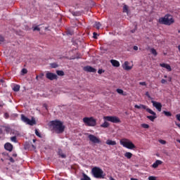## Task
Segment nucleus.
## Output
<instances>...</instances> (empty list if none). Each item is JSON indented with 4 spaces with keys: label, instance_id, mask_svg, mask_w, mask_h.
<instances>
[{
    "label": "nucleus",
    "instance_id": "4d7b16f0",
    "mask_svg": "<svg viewBox=\"0 0 180 180\" xmlns=\"http://www.w3.org/2000/svg\"><path fill=\"white\" fill-rule=\"evenodd\" d=\"M32 148H34V150H36V146L34 145H32Z\"/></svg>",
    "mask_w": 180,
    "mask_h": 180
},
{
    "label": "nucleus",
    "instance_id": "f03ea898",
    "mask_svg": "<svg viewBox=\"0 0 180 180\" xmlns=\"http://www.w3.org/2000/svg\"><path fill=\"white\" fill-rule=\"evenodd\" d=\"M158 22L160 25L171 26L172 23H175V20H174V18L170 14H166L164 17L159 18Z\"/></svg>",
    "mask_w": 180,
    "mask_h": 180
},
{
    "label": "nucleus",
    "instance_id": "37998d69",
    "mask_svg": "<svg viewBox=\"0 0 180 180\" xmlns=\"http://www.w3.org/2000/svg\"><path fill=\"white\" fill-rule=\"evenodd\" d=\"M161 84H167V80L165 79H162Z\"/></svg>",
    "mask_w": 180,
    "mask_h": 180
},
{
    "label": "nucleus",
    "instance_id": "bb28decb",
    "mask_svg": "<svg viewBox=\"0 0 180 180\" xmlns=\"http://www.w3.org/2000/svg\"><path fill=\"white\" fill-rule=\"evenodd\" d=\"M56 74L59 75V77H63V75H65L64 71L63 70H57Z\"/></svg>",
    "mask_w": 180,
    "mask_h": 180
},
{
    "label": "nucleus",
    "instance_id": "6e6552de",
    "mask_svg": "<svg viewBox=\"0 0 180 180\" xmlns=\"http://www.w3.org/2000/svg\"><path fill=\"white\" fill-rule=\"evenodd\" d=\"M146 112H148V113H150V115H148L146 117L147 119H149L150 122H154V120H155V118L157 117V113L153 111V110H151L150 108L146 109Z\"/></svg>",
    "mask_w": 180,
    "mask_h": 180
},
{
    "label": "nucleus",
    "instance_id": "4c0bfd02",
    "mask_svg": "<svg viewBox=\"0 0 180 180\" xmlns=\"http://www.w3.org/2000/svg\"><path fill=\"white\" fill-rule=\"evenodd\" d=\"M21 72H22V74H27V69L23 68V69L21 70Z\"/></svg>",
    "mask_w": 180,
    "mask_h": 180
},
{
    "label": "nucleus",
    "instance_id": "2f4dec72",
    "mask_svg": "<svg viewBox=\"0 0 180 180\" xmlns=\"http://www.w3.org/2000/svg\"><path fill=\"white\" fill-rule=\"evenodd\" d=\"M51 68H57V67H58V64L53 63H51L50 64Z\"/></svg>",
    "mask_w": 180,
    "mask_h": 180
},
{
    "label": "nucleus",
    "instance_id": "603ef678",
    "mask_svg": "<svg viewBox=\"0 0 180 180\" xmlns=\"http://www.w3.org/2000/svg\"><path fill=\"white\" fill-rule=\"evenodd\" d=\"M175 124H176V126H177L180 129V124H178L177 122H175Z\"/></svg>",
    "mask_w": 180,
    "mask_h": 180
},
{
    "label": "nucleus",
    "instance_id": "cd10ccee",
    "mask_svg": "<svg viewBox=\"0 0 180 180\" xmlns=\"http://www.w3.org/2000/svg\"><path fill=\"white\" fill-rule=\"evenodd\" d=\"M58 155H60L62 158H65V157H67L65 154L63 153V150L60 149L58 150Z\"/></svg>",
    "mask_w": 180,
    "mask_h": 180
},
{
    "label": "nucleus",
    "instance_id": "f3484780",
    "mask_svg": "<svg viewBox=\"0 0 180 180\" xmlns=\"http://www.w3.org/2000/svg\"><path fill=\"white\" fill-rule=\"evenodd\" d=\"M110 63H111L112 65H113V67H120V63H119V61H117L116 60L112 59L110 60Z\"/></svg>",
    "mask_w": 180,
    "mask_h": 180
},
{
    "label": "nucleus",
    "instance_id": "473e14b6",
    "mask_svg": "<svg viewBox=\"0 0 180 180\" xmlns=\"http://www.w3.org/2000/svg\"><path fill=\"white\" fill-rule=\"evenodd\" d=\"M117 94H120V95H124V96L126 95V94H123V92H124L123 90H122L120 89H117Z\"/></svg>",
    "mask_w": 180,
    "mask_h": 180
},
{
    "label": "nucleus",
    "instance_id": "e2e57ef3",
    "mask_svg": "<svg viewBox=\"0 0 180 180\" xmlns=\"http://www.w3.org/2000/svg\"><path fill=\"white\" fill-rule=\"evenodd\" d=\"M178 33H180V30L178 31Z\"/></svg>",
    "mask_w": 180,
    "mask_h": 180
},
{
    "label": "nucleus",
    "instance_id": "a211bd4d",
    "mask_svg": "<svg viewBox=\"0 0 180 180\" xmlns=\"http://www.w3.org/2000/svg\"><path fill=\"white\" fill-rule=\"evenodd\" d=\"M134 108H136V109H145V110L147 111V109H149L148 108H147V106L143 105V104H140L139 105H134Z\"/></svg>",
    "mask_w": 180,
    "mask_h": 180
},
{
    "label": "nucleus",
    "instance_id": "6ab92c4d",
    "mask_svg": "<svg viewBox=\"0 0 180 180\" xmlns=\"http://www.w3.org/2000/svg\"><path fill=\"white\" fill-rule=\"evenodd\" d=\"M105 144H108V146H116L117 143L115 141L108 139L106 141Z\"/></svg>",
    "mask_w": 180,
    "mask_h": 180
},
{
    "label": "nucleus",
    "instance_id": "72a5a7b5",
    "mask_svg": "<svg viewBox=\"0 0 180 180\" xmlns=\"http://www.w3.org/2000/svg\"><path fill=\"white\" fill-rule=\"evenodd\" d=\"M36 30H37V32H40V27H39V26L34 27L33 28V31H34V32H36Z\"/></svg>",
    "mask_w": 180,
    "mask_h": 180
},
{
    "label": "nucleus",
    "instance_id": "6e6d98bb",
    "mask_svg": "<svg viewBox=\"0 0 180 180\" xmlns=\"http://www.w3.org/2000/svg\"><path fill=\"white\" fill-rule=\"evenodd\" d=\"M13 157H18V154L13 153Z\"/></svg>",
    "mask_w": 180,
    "mask_h": 180
},
{
    "label": "nucleus",
    "instance_id": "0eeeda50",
    "mask_svg": "<svg viewBox=\"0 0 180 180\" xmlns=\"http://www.w3.org/2000/svg\"><path fill=\"white\" fill-rule=\"evenodd\" d=\"M104 120L110 122L111 123H120V119L116 116H105L103 117Z\"/></svg>",
    "mask_w": 180,
    "mask_h": 180
},
{
    "label": "nucleus",
    "instance_id": "09e8293b",
    "mask_svg": "<svg viewBox=\"0 0 180 180\" xmlns=\"http://www.w3.org/2000/svg\"><path fill=\"white\" fill-rule=\"evenodd\" d=\"M43 107L45 108V109H46V110H48L47 104L44 103V104L43 105Z\"/></svg>",
    "mask_w": 180,
    "mask_h": 180
},
{
    "label": "nucleus",
    "instance_id": "b1692460",
    "mask_svg": "<svg viewBox=\"0 0 180 180\" xmlns=\"http://www.w3.org/2000/svg\"><path fill=\"white\" fill-rule=\"evenodd\" d=\"M150 53H151V54H153V56H155V57L157 56L158 54V53H157V51H156L155 49H154V48H151V49H150Z\"/></svg>",
    "mask_w": 180,
    "mask_h": 180
},
{
    "label": "nucleus",
    "instance_id": "a19ab883",
    "mask_svg": "<svg viewBox=\"0 0 180 180\" xmlns=\"http://www.w3.org/2000/svg\"><path fill=\"white\" fill-rule=\"evenodd\" d=\"M146 96L149 98L151 99V96H150V93H148V91L146 92Z\"/></svg>",
    "mask_w": 180,
    "mask_h": 180
},
{
    "label": "nucleus",
    "instance_id": "4468645a",
    "mask_svg": "<svg viewBox=\"0 0 180 180\" xmlns=\"http://www.w3.org/2000/svg\"><path fill=\"white\" fill-rule=\"evenodd\" d=\"M160 67H162V68H165L169 72H171L172 71V68H171V65L167 63H160Z\"/></svg>",
    "mask_w": 180,
    "mask_h": 180
},
{
    "label": "nucleus",
    "instance_id": "052dcab7",
    "mask_svg": "<svg viewBox=\"0 0 180 180\" xmlns=\"http://www.w3.org/2000/svg\"><path fill=\"white\" fill-rule=\"evenodd\" d=\"M33 143H36V139L32 140Z\"/></svg>",
    "mask_w": 180,
    "mask_h": 180
},
{
    "label": "nucleus",
    "instance_id": "79ce46f5",
    "mask_svg": "<svg viewBox=\"0 0 180 180\" xmlns=\"http://www.w3.org/2000/svg\"><path fill=\"white\" fill-rule=\"evenodd\" d=\"M103 72H105V70H102V69H100V70H98V74H102Z\"/></svg>",
    "mask_w": 180,
    "mask_h": 180
},
{
    "label": "nucleus",
    "instance_id": "a18cd8bd",
    "mask_svg": "<svg viewBox=\"0 0 180 180\" xmlns=\"http://www.w3.org/2000/svg\"><path fill=\"white\" fill-rule=\"evenodd\" d=\"M176 118L180 122V114L176 115Z\"/></svg>",
    "mask_w": 180,
    "mask_h": 180
},
{
    "label": "nucleus",
    "instance_id": "ddd939ff",
    "mask_svg": "<svg viewBox=\"0 0 180 180\" xmlns=\"http://www.w3.org/2000/svg\"><path fill=\"white\" fill-rule=\"evenodd\" d=\"M84 71H86V72H96V69L92 68V66L87 65L84 68Z\"/></svg>",
    "mask_w": 180,
    "mask_h": 180
},
{
    "label": "nucleus",
    "instance_id": "39448f33",
    "mask_svg": "<svg viewBox=\"0 0 180 180\" xmlns=\"http://www.w3.org/2000/svg\"><path fill=\"white\" fill-rule=\"evenodd\" d=\"M83 122L84 123L85 126H88L89 127H94L96 126V120L94 117H85L83 118Z\"/></svg>",
    "mask_w": 180,
    "mask_h": 180
},
{
    "label": "nucleus",
    "instance_id": "a878e982",
    "mask_svg": "<svg viewBox=\"0 0 180 180\" xmlns=\"http://www.w3.org/2000/svg\"><path fill=\"white\" fill-rule=\"evenodd\" d=\"M108 126H109V122L105 121V122H104V123H103L101 125V127H103L104 129H106V128H108Z\"/></svg>",
    "mask_w": 180,
    "mask_h": 180
},
{
    "label": "nucleus",
    "instance_id": "dca6fc26",
    "mask_svg": "<svg viewBox=\"0 0 180 180\" xmlns=\"http://www.w3.org/2000/svg\"><path fill=\"white\" fill-rule=\"evenodd\" d=\"M162 164V161L158 160L152 165V168H158V166L161 165Z\"/></svg>",
    "mask_w": 180,
    "mask_h": 180
},
{
    "label": "nucleus",
    "instance_id": "aec40b11",
    "mask_svg": "<svg viewBox=\"0 0 180 180\" xmlns=\"http://www.w3.org/2000/svg\"><path fill=\"white\" fill-rule=\"evenodd\" d=\"M101 26H102V25L99 22H95L94 25V27L97 29V30H99L101 29Z\"/></svg>",
    "mask_w": 180,
    "mask_h": 180
},
{
    "label": "nucleus",
    "instance_id": "f704fd0d",
    "mask_svg": "<svg viewBox=\"0 0 180 180\" xmlns=\"http://www.w3.org/2000/svg\"><path fill=\"white\" fill-rule=\"evenodd\" d=\"M35 134L38 137H41V134H40V132H39V131L37 129H35Z\"/></svg>",
    "mask_w": 180,
    "mask_h": 180
},
{
    "label": "nucleus",
    "instance_id": "3c124183",
    "mask_svg": "<svg viewBox=\"0 0 180 180\" xmlns=\"http://www.w3.org/2000/svg\"><path fill=\"white\" fill-rule=\"evenodd\" d=\"M39 77L41 79L43 78V77H44V74L41 73Z\"/></svg>",
    "mask_w": 180,
    "mask_h": 180
},
{
    "label": "nucleus",
    "instance_id": "58836bf2",
    "mask_svg": "<svg viewBox=\"0 0 180 180\" xmlns=\"http://www.w3.org/2000/svg\"><path fill=\"white\" fill-rule=\"evenodd\" d=\"M4 116L5 119H9V113L8 112L4 113Z\"/></svg>",
    "mask_w": 180,
    "mask_h": 180
},
{
    "label": "nucleus",
    "instance_id": "423d86ee",
    "mask_svg": "<svg viewBox=\"0 0 180 180\" xmlns=\"http://www.w3.org/2000/svg\"><path fill=\"white\" fill-rule=\"evenodd\" d=\"M21 120L26 124H29L30 126H34L36 124V119L34 117H32V120L27 118L25 115H21Z\"/></svg>",
    "mask_w": 180,
    "mask_h": 180
},
{
    "label": "nucleus",
    "instance_id": "864d4df0",
    "mask_svg": "<svg viewBox=\"0 0 180 180\" xmlns=\"http://www.w3.org/2000/svg\"><path fill=\"white\" fill-rule=\"evenodd\" d=\"M39 76L37 75L35 79H37V81H39Z\"/></svg>",
    "mask_w": 180,
    "mask_h": 180
},
{
    "label": "nucleus",
    "instance_id": "f8f14e48",
    "mask_svg": "<svg viewBox=\"0 0 180 180\" xmlns=\"http://www.w3.org/2000/svg\"><path fill=\"white\" fill-rule=\"evenodd\" d=\"M122 68L125 70V71H130L133 68V65L130 66V63L129 61H125L122 65Z\"/></svg>",
    "mask_w": 180,
    "mask_h": 180
},
{
    "label": "nucleus",
    "instance_id": "e433bc0d",
    "mask_svg": "<svg viewBox=\"0 0 180 180\" xmlns=\"http://www.w3.org/2000/svg\"><path fill=\"white\" fill-rule=\"evenodd\" d=\"M4 41H5V38L0 35V43H4Z\"/></svg>",
    "mask_w": 180,
    "mask_h": 180
},
{
    "label": "nucleus",
    "instance_id": "9d476101",
    "mask_svg": "<svg viewBox=\"0 0 180 180\" xmlns=\"http://www.w3.org/2000/svg\"><path fill=\"white\" fill-rule=\"evenodd\" d=\"M46 77L47 79H50V81H54V79H57V78H58L57 75H56L53 72H48L46 74Z\"/></svg>",
    "mask_w": 180,
    "mask_h": 180
},
{
    "label": "nucleus",
    "instance_id": "393cba45",
    "mask_svg": "<svg viewBox=\"0 0 180 180\" xmlns=\"http://www.w3.org/2000/svg\"><path fill=\"white\" fill-rule=\"evenodd\" d=\"M82 176L83 178H82L81 180H91V178H89L85 173L82 174Z\"/></svg>",
    "mask_w": 180,
    "mask_h": 180
},
{
    "label": "nucleus",
    "instance_id": "7c9ffc66",
    "mask_svg": "<svg viewBox=\"0 0 180 180\" xmlns=\"http://www.w3.org/2000/svg\"><path fill=\"white\" fill-rule=\"evenodd\" d=\"M141 127H143V129H149L150 125H148V124H141Z\"/></svg>",
    "mask_w": 180,
    "mask_h": 180
},
{
    "label": "nucleus",
    "instance_id": "5fc2aeb1",
    "mask_svg": "<svg viewBox=\"0 0 180 180\" xmlns=\"http://www.w3.org/2000/svg\"><path fill=\"white\" fill-rule=\"evenodd\" d=\"M169 82H171V81H172V77H169Z\"/></svg>",
    "mask_w": 180,
    "mask_h": 180
},
{
    "label": "nucleus",
    "instance_id": "bf43d9fd",
    "mask_svg": "<svg viewBox=\"0 0 180 180\" xmlns=\"http://www.w3.org/2000/svg\"><path fill=\"white\" fill-rule=\"evenodd\" d=\"M176 141L180 143V139H176Z\"/></svg>",
    "mask_w": 180,
    "mask_h": 180
},
{
    "label": "nucleus",
    "instance_id": "412c9836",
    "mask_svg": "<svg viewBox=\"0 0 180 180\" xmlns=\"http://www.w3.org/2000/svg\"><path fill=\"white\" fill-rule=\"evenodd\" d=\"M124 157H126V158H128V160H130V158L133 157V154L130 152H126L124 153Z\"/></svg>",
    "mask_w": 180,
    "mask_h": 180
},
{
    "label": "nucleus",
    "instance_id": "7ed1b4c3",
    "mask_svg": "<svg viewBox=\"0 0 180 180\" xmlns=\"http://www.w3.org/2000/svg\"><path fill=\"white\" fill-rule=\"evenodd\" d=\"M91 173L94 178H97L98 179H105V176H106V174H105L103 170L98 167H93Z\"/></svg>",
    "mask_w": 180,
    "mask_h": 180
},
{
    "label": "nucleus",
    "instance_id": "ea45409f",
    "mask_svg": "<svg viewBox=\"0 0 180 180\" xmlns=\"http://www.w3.org/2000/svg\"><path fill=\"white\" fill-rule=\"evenodd\" d=\"M159 143H160V144H167V141L162 139L159 140Z\"/></svg>",
    "mask_w": 180,
    "mask_h": 180
},
{
    "label": "nucleus",
    "instance_id": "de8ad7c7",
    "mask_svg": "<svg viewBox=\"0 0 180 180\" xmlns=\"http://www.w3.org/2000/svg\"><path fill=\"white\" fill-rule=\"evenodd\" d=\"M134 50H135V51H137V50H139V46H134Z\"/></svg>",
    "mask_w": 180,
    "mask_h": 180
},
{
    "label": "nucleus",
    "instance_id": "13d9d810",
    "mask_svg": "<svg viewBox=\"0 0 180 180\" xmlns=\"http://www.w3.org/2000/svg\"><path fill=\"white\" fill-rule=\"evenodd\" d=\"M4 133V131H2V129H0V134H2Z\"/></svg>",
    "mask_w": 180,
    "mask_h": 180
},
{
    "label": "nucleus",
    "instance_id": "5701e85b",
    "mask_svg": "<svg viewBox=\"0 0 180 180\" xmlns=\"http://www.w3.org/2000/svg\"><path fill=\"white\" fill-rule=\"evenodd\" d=\"M163 113L165 115V116H167V117H171V116H172V113L169 111H163Z\"/></svg>",
    "mask_w": 180,
    "mask_h": 180
},
{
    "label": "nucleus",
    "instance_id": "20e7f679",
    "mask_svg": "<svg viewBox=\"0 0 180 180\" xmlns=\"http://www.w3.org/2000/svg\"><path fill=\"white\" fill-rule=\"evenodd\" d=\"M120 144L123 146L125 148H128L129 150H133V148H136V146L131 141L128 139L124 138L120 141Z\"/></svg>",
    "mask_w": 180,
    "mask_h": 180
},
{
    "label": "nucleus",
    "instance_id": "9b49d317",
    "mask_svg": "<svg viewBox=\"0 0 180 180\" xmlns=\"http://www.w3.org/2000/svg\"><path fill=\"white\" fill-rule=\"evenodd\" d=\"M151 103H153V106H154V108H155L158 112H161V110H162V104H161V103L152 101Z\"/></svg>",
    "mask_w": 180,
    "mask_h": 180
},
{
    "label": "nucleus",
    "instance_id": "2eb2a0df",
    "mask_svg": "<svg viewBox=\"0 0 180 180\" xmlns=\"http://www.w3.org/2000/svg\"><path fill=\"white\" fill-rule=\"evenodd\" d=\"M4 148L5 150H6L7 151H12V150H13V145H12V143H6L4 145Z\"/></svg>",
    "mask_w": 180,
    "mask_h": 180
},
{
    "label": "nucleus",
    "instance_id": "f257e3e1",
    "mask_svg": "<svg viewBox=\"0 0 180 180\" xmlns=\"http://www.w3.org/2000/svg\"><path fill=\"white\" fill-rule=\"evenodd\" d=\"M49 124L51 127H53V129L56 133L58 134H61V133H64V130H65V126L63 124V122L55 120L50 121Z\"/></svg>",
    "mask_w": 180,
    "mask_h": 180
},
{
    "label": "nucleus",
    "instance_id": "c9c22d12",
    "mask_svg": "<svg viewBox=\"0 0 180 180\" xmlns=\"http://www.w3.org/2000/svg\"><path fill=\"white\" fill-rule=\"evenodd\" d=\"M139 85H142L143 86H146L147 83H146V82H140Z\"/></svg>",
    "mask_w": 180,
    "mask_h": 180
},
{
    "label": "nucleus",
    "instance_id": "8fccbe9b",
    "mask_svg": "<svg viewBox=\"0 0 180 180\" xmlns=\"http://www.w3.org/2000/svg\"><path fill=\"white\" fill-rule=\"evenodd\" d=\"M9 161H11V162H15V160H13V158H10Z\"/></svg>",
    "mask_w": 180,
    "mask_h": 180
},
{
    "label": "nucleus",
    "instance_id": "680f3d73",
    "mask_svg": "<svg viewBox=\"0 0 180 180\" xmlns=\"http://www.w3.org/2000/svg\"><path fill=\"white\" fill-rule=\"evenodd\" d=\"M164 78H168V76L165 75V76H164Z\"/></svg>",
    "mask_w": 180,
    "mask_h": 180
},
{
    "label": "nucleus",
    "instance_id": "1a4fd4ad",
    "mask_svg": "<svg viewBox=\"0 0 180 180\" xmlns=\"http://www.w3.org/2000/svg\"><path fill=\"white\" fill-rule=\"evenodd\" d=\"M88 139L94 144L101 143V139H99V138L95 136V135H94V134H89Z\"/></svg>",
    "mask_w": 180,
    "mask_h": 180
},
{
    "label": "nucleus",
    "instance_id": "c756f323",
    "mask_svg": "<svg viewBox=\"0 0 180 180\" xmlns=\"http://www.w3.org/2000/svg\"><path fill=\"white\" fill-rule=\"evenodd\" d=\"M11 141H13V143H18V139H17L16 136L11 137Z\"/></svg>",
    "mask_w": 180,
    "mask_h": 180
},
{
    "label": "nucleus",
    "instance_id": "c03bdc74",
    "mask_svg": "<svg viewBox=\"0 0 180 180\" xmlns=\"http://www.w3.org/2000/svg\"><path fill=\"white\" fill-rule=\"evenodd\" d=\"M98 35V34L96 32H94L93 33V37L94 39H97L96 36Z\"/></svg>",
    "mask_w": 180,
    "mask_h": 180
},
{
    "label": "nucleus",
    "instance_id": "49530a36",
    "mask_svg": "<svg viewBox=\"0 0 180 180\" xmlns=\"http://www.w3.org/2000/svg\"><path fill=\"white\" fill-rule=\"evenodd\" d=\"M149 180H157L155 176H149Z\"/></svg>",
    "mask_w": 180,
    "mask_h": 180
},
{
    "label": "nucleus",
    "instance_id": "4be33fe9",
    "mask_svg": "<svg viewBox=\"0 0 180 180\" xmlns=\"http://www.w3.org/2000/svg\"><path fill=\"white\" fill-rule=\"evenodd\" d=\"M13 91H14V92H19V91H20V86L19 84L15 85L13 88Z\"/></svg>",
    "mask_w": 180,
    "mask_h": 180
},
{
    "label": "nucleus",
    "instance_id": "c85d7f7f",
    "mask_svg": "<svg viewBox=\"0 0 180 180\" xmlns=\"http://www.w3.org/2000/svg\"><path fill=\"white\" fill-rule=\"evenodd\" d=\"M123 12H125V13H127L129 12V8L127 5H124L123 6Z\"/></svg>",
    "mask_w": 180,
    "mask_h": 180
}]
</instances>
